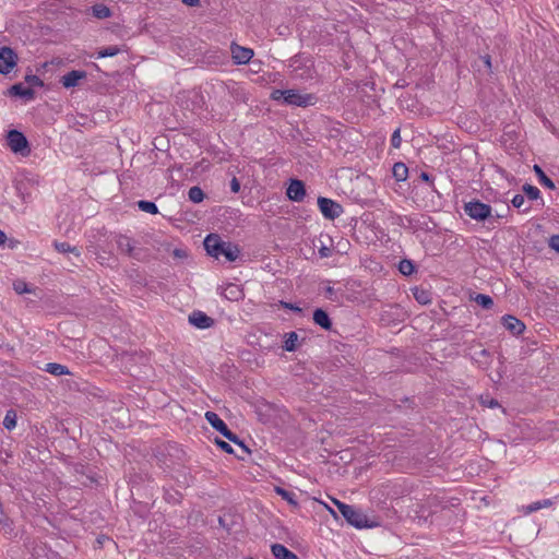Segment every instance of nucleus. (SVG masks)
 <instances>
[{
  "label": "nucleus",
  "mask_w": 559,
  "mask_h": 559,
  "mask_svg": "<svg viewBox=\"0 0 559 559\" xmlns=\"http://www.w3.org/2000/svg\"><path fill=\"white\" fill-rule=\"evenodd\" d=\"M203 245L209 255L216 259L223 255L228 262H235L240 254V248L238 245L230 241H224L217 234H209L205 237Z\"/></svg>",
  "instance_id": "f257e3e1"
},
{
  "label": "nucleus",
  "mask_w": 559,
  "mask_h": 559,
  "mask_svg": "<svg viewBox=\"0 0 559 559\" xmlns=\"http://www.w3.org/2000/svg\"><path fill=\"white\" fill-rule=\"evenodd\" d=\"M270 97L283 105L302 108L314 106L318 102L314 94H301L297 90H273Z\"/></svg>",
  "instance_id": "f03ea898"
},
{
  "label": "nucleus",
  "mask_w": 559,
  "mask_h": 559,
  "mask_svg": "<svg viewBox=\"0 0 559 559\" xmlns=\"http://www.w3.org/2000/svg\"><path fill=\"white\" fill-rule=\"evenodd\" d=\"M335 504L346 522L358 530L372 528L380 525L377 519L368 518L360 509L341 501H335Z\"/></svg>",
  "instance_id": "7ed1b4c3"
},
{
  "label": "nucleus",
  "mask_w": 559,
  "mask_h": 559,
  "mask_svg": "<svg viewBox=\"0 0 559 559\" xmlns=\"http://www.w3.org/2000/svg\"><path fill=\"white\" fill-rule=\"evenodd\" d=\"M464 213L476 222H489L495 223L497 222L501 216L500 215H492V207L481 202L480 200L473 199L468 202H464L463 205Z\"/></svg>",
  "instance_id": "20e7f679"
},
{
  "label": "nucleus",
  "mask_w": 559,
  "mask_h": 559,
  "mask_svg": "<svg viewBox=\"0 0 559 559\" xmlns=\"http://www.w3.org/2000/svg\"><path fill=\"white\" fill-rule=\"evenodd\" d=\"M204 417L206 421L212 426V428L218 431L227 440L241 447L245 452H250L249 449L243 443V441L228 428L226 423L216 413L207 411Z\"/></svg>",
  "instance_id": "39448f33"
},
{
  "label": "nucleus",
  "mask_w": 559,
  "mask_h": 559,
  "mask_svg": "<svg viewBox=\"0 0 559 559\" xmlns=\"http://www.w3.org/2000/svg\"><path fill=\"white\" fill-rule=\"evenodd\" d=\"M8 145L11 151L22 156H27L31 153V147L27 138L23 132L12 129L7 134Z\"/></svg>",
  "instance_id": "423d86ee"
},
{
  "label": "nucleus",
  "mask_w": 559,
  "mask_h": 559,
  "mask_svg": "<svg viewBox=\"0 0 559 559\" xmlns=\"http://www.w3.org/2000/svg\"><path fill=\"white\" fill-rule=\"evenodd\" d=\"M317 202L318 207L325 219L334 221L344 212L342 204L332 199L319 197Z\"/></svg>",
  "instance_id": "0eeeda50"
},
{
  "label": "nucleus",
  "mask_w": 559,
  "mask_h": 559,
  "mask_svg": "<svg viewBox=\"0 0 559 559\" xmlns=\"http://www.w3.org/2000/svg\"><path fill=\"white\" fill-rule=\"evenodd\" d=\"M116 243L118 247V250L122 253L128 255L129 258H132L134 260L141 261L143 258V249L136 248L134 246V241L126 236V235H119L116 239Z\"/></svg>",
  "instance_id": "6e6552de"
},
{
  "label": "nucleus",
  "mask_w": 559,
  "mask_h": 559,
  "mask_svg": "<svg viewBox=\"0 0 559 559\" xmlns=\"http://www.w3.org/2000/svg\"><path fill=\"white\" fill-rule=\"evenodd\" d=\"M16 52L7 46L0 47V73L9 74L17 63Z\"/></svg>",
  "instance_id": "1a4fd4ad"
},
{
  "label": "nucleus",
  "mask_w": 559,
  "mask_h": 559,
  "mask_svg": "<svg viewBox=\"0 0 559 559\" xmlns=\"http://www.w3.org/2000/svg\"><path fill=\"white\" fill-rule=\"evenodd\" d=\"M307 194L306 185L302 180L297 178L289 179L288 187L286 189V195L288 200L293 202H302Z\"/></svg>",
  "instance_id": "9d476101"
},
{
  "label": "nucleus",
  "mask_w": 559,
  "mask_h": 559,
  "mask_svg": "<svg viewBox=\"0 0 559 559\" xmlns=\"http://www.w3.org/2000/svg\"><path fill=\"white\" fill-rule=\"evenodd\" d=\"M188 321L191 325L200 330L210 329L215 324V320L201 310H193L189 314Z\"/></svg>",
  "instance_id": "9b49d317"
},
{
  "label": "nucleus",
  "mask_w": 559,
  "mask_h": 559,
  "mask_svg": "<svg viewBox=\"0 0 559 559\" xmlns=\"http://www.w3.org/2000/svg\"><path fill=\"white\" fill-rule=\"evenodd\" d=\"M231 58L235 64H246L253 57V50L251 48L242 47L235 43L230 46Z\"/></svg>",
  "instance_id": "f8f14e48"
},
{
  "label": "nucleus",
  "mask_w": 559,
  "mask_h": 559,
  "mask_svg": "<svg viewBox=\"0 0 559 559\" xmlns=\"http://www.w3.org/2000/svg\"><path fill=\"white\" fill-rule=\"evenodd\" d=\"M87 78V72L83 70H72L64 75H62L59 80L60 84L64 88H73L80 85L82 80Z\"/></svg>",
  "instance_id": "ddd939ff"
},
{
  "label": "nucleus",
  "mask_w": 559,
  "mask_h": 559,
  "mask_svg": "<svg viewBox=\"0 0 559 559\" xmlns=\"http://www.w3.org/2000/svg\"><path fill=\"white\" fill-rule=\"evenodd\" d=\"M502 325L513 335H520L525 330V324L518 318L511 314H504L501 318Z\"/></svg>",
  "instance_id": "4468645a"
},
{
  "label": "nucleus",
  "mask_w": 559,
  "mask_h": 559,
  "mask_svg": "<svg viewBox=\"0 0 559 559\" xmlns=\"http://www.w3.org/2000/svg\"><path fill=\"white\" fill-rule=\"evenodd\" d=\"M312 319H313V322L317 325H319L320 328H322L323 330H325V331L332 330V325H333L332 320H331L329 313L324 309L317 308L313 311Z\"/></svg>",
  "instance_id": "2eb2a0df"
},
{
  "label": "nucleus",
  "mask_w": 559,
  "mask_h": 559,
  "mask_svg": "<svg viewBox=\"0 0 559 559\" xmlns=\"http://www.w3.org/2000/svg\"><path fill=\"white\" fill-rule=\"evenodd\" d=\"M11 96L32 100L35 98V92L32 87H25L22 83L13 84L9 90Z\"/></svg>",
  "instance_id": "dca6fc26"
},
{
  "label": "nucleus",
  "mask_w": 559,
  "mask_h": 559,
  "mask_svg": "<svg viewBox=\"0 0 559 559\" xmlns=\"http://www.w3.org/2000/svg\"><path fill=\"white\" fill-rule=\"evenodd\" d=\"M271 552L275 559H299L295 552L278 543L271 545Z\"/></svg>",
  "instance_id": "f3484780"
},
{
  "label": "nucleus",
  "mask_w": 559,
  "mask_h": 559,
  "mask_svg": "<svg viewBox=\"0 0 559 559\" xmlns=\"http://www.w3.org/2000/svg\"><path fill=\"white\" fill-rule=\"evenodd\" d=\"M472 359L477 364V366L481 369H488L491 365V355L490 352L483 348L478 352H475L472 355Z\"/></svg>",
  "instance_id": "a211bd4d"
},
{
  "label": "nucleus",
  "mask_w": 559,
  "mask_h": 559,
  "mask_svg": "<svg viewBox=\"0 0 559 559\" xmlns=\"http://www.w3.org/2000/svg\"><path fill=\"white\" fill-rule=\"evenodd\" d=\"M53 247L59 253H72L79 261H81V251L78 247L71 246L66 241H53Z\"/></svg>",
  "instance_id": "6ab92c4d"
},
{
  "label": "nucleus",
  "mask_w": 559,
  "mask_h": 559,
  "mask_svg": "<svg viewBox=\"0 0 559 559\" xmlns=\"http://www.w3.org/2000/svg\"><path fill=\"white\" fill-rule=\"evenodd\" d=\"M298 341H299V336H298L297 332L292 331V332L285 333L283 349L286 352H296L299 346Z\"/></svg>",
  "instance_id": "aec40b11"
},
{
  "label": "nucleus",
  "mask_w": 559,
  "mask_h": 559,
  "mask_svg": "<svg viewBox=\"0 0 559 559\" xmlns=\"http://www.w3.org/2000/svg\"><path fill=\"white\" fill-rule=\"evenodd\" d=\"M533 171L535 173L536 177L538 178L539 183L543 187L548 188L550 190L556 189L555 182L545 174V171L543 170V168L539 165L535 164L533 166Z\"/></svg>",
  "instance_id": "412c9836"
},
{
  "label": "nucleus",
  "mask_w": 559,
  "mask_h": 559,
  "mask_svg": "<svg viewBox=\"0 0 559 559\" xmlns=\"http://www.w3.org/2000/svg\"><path fill=\"white\" fill-rule=\"evenodd\" d=\"M522 191L523 193L527 197L528 200L531 201H540L539 204L543 206L544 205V200L540 195V191L538 188H536L535 186H532L530 183H525L522 186Z\"/></svg>",
  "instance_id": "4be33fe9"
},
{
  "label": "nucleus",
  "mask_w": 559,
  "mask_h": 559,
  "mask_svg": "<svg viewBox=\"0 0 559 559\" xmlns=\"http://www.w3.org/2000/svg\"><path fill=\"white\" fill-rule=\"evenodd\" d=\"M0 530L4 535H12L14 532V523L4 511L0 513Z\"/></svg>",
  "instance_id": "5701e85b"
},
{
  "label": "nucleus",
  "mask_w": 559,
  "mask_h": 559,
  "mask_svg": "<svg viewBox=\"0 0 559 559\" xmlns=\"http://www.w3.org/2000/svg\"><path fill=\"white\" fill-rule=\"evenodd\" d=\"M45 371L53 376L70 374V370L67 366L57 362L46 364Z\"/></svg>",
  "instance_id": "b1692460"
},
{
  "label": "nucleus",
  "mask_w": 559,
  "mask_h": 559,
  "mask_svg": "<svg viewBox=\"0 0 559 559\" xmlns=\"http://www.w3.org/2000/svg\"><path fill=\"white\" fill-rule=\"evenodd\" d=\"M399 271L405 276H409L417 271L416 264L413 260L403 259L399 263Z\"/></svg>",
  "instance_id": "393cba45"
},
{
  "label": "nucleus",
  "mask_w": 559,
  "mask_h": 559,
  "mask_svg": "<svg viewBox=\"0 0 559 559\" xmlns=\"http://www.w3.org/2000/svg\"><path fill=\"white\" fill-rule=\"evenodd\" d=\"M414 298L420 304V305H428L431 302V295L430 292L424 288L415 287L413 289Z\"/></svg>",
  "instance_id": "a878e982"
},
{
  "label": "nucleus",
  "mask_w": 559,
  "mask_h": 559,
  "mask_svg": "<svg viewBox=\"0 0 559 559\" xmlns=\"http://www.w3.org/2000/svg\"><path fill=\"white\" fill-rule=\"evenodd\" d=\"M93 15L99 20L107 19L111 16V10L103 4V3H96L92 7Z\"/></svg>",
  "instance_id": "bb28decb"
},
{
  "label": "nucleus",
  "mask_w": 559,
  "mask_h": 559,
  "mask_svg": "<svg viewBox=\"0 0 559 559\" xmlns=\"http://www.w3.org/2000/svg\"><path fill=\"white\" fill-rule=\"evenodd\" d=\"M407 175H408V168H407V166L404 163L399 162V163L394 164V166H393V177L397 181L406 180Z\"/></svg>",
  "instance_id": "cd10ccee"
},
{
  "label": "nucleus",
  "mask_w": 559,
  "mask_h": 559,
  "mask_svg": "<svg viewBox=\"0 0 559 559\" xmlns=\"http://www.w3.org/2000/svg\"><path fill=\"white\" fill-rule=\"evenodd\" d=\"M140 211L150 213V214H158V207L153 201L140 200L136 203Z\"/></svg>",
  "instance_id": "c85d7f7f"
},
{
  "label": "nucleus",
  "mask_w": 559,
  "mask_h": 559,
  "mask_svg": "<svg viewBox=\"0 0 559 559\" xmlns=\"http://www.w3.org/2000/svg\"><path fill=\"white\" fill-rule=\"evenodd\" d=\"M473 299L483 309H491L493 306V299L489 295L477 294Z\"/></svg>",
  "instance_id": "c756f323"
},
{
  "label": "nucleus",
  "mask_w": 559,
  "mask_h": 559,
  "mask_svg": "<svg viewBox=\"0 0 559 559\" xmlns=\"http://www.w3.org/2000/svg\"><path fill=\"white\" fill-rule=\"evenodd\" d=\"M188 197L191 202L200 203L204 200L205 194L200 187L193 186L189 189Z\"/></svg>",
  "instance_id": "7c9ffc66"
},
{
  "label": "nucleus",
  "mask_w": 559,
  "mask_h": 559,
  "mask_svg": "<svg viewBox=\"0 0 559 559\" xmlns=\"http://www.w3.org/2000/svg\"><path fill=\"white\" fill-rule=\"evenodd\" d=\"M275 492L286 500L289 504L297 506L296 495L293 491L286 490L282 487H275Z\"/></svg>",
  "instance_id": "2f4dec72"
},
{
  "label": "nucleus",
  "mask_w": 559,
  "mask_h": 559,
  "mask_svg": "<svg viewBox=\"0 0 559 559\" xmlns=\"http://www.w3.org/2000/svg\"><path fill=\"white\" fill-rule=\"evenodd\" d=\"M2 424L3 427L8 430L14 429L16 426V412L14 409L7 411Z\"/></svg>",
  "instance_id": "473e14b6"
},
{
  "label": "nucleus",
  "mask_w": 559,
  "mask_h": 559,
  "mask_svg": "<svg viewBox=\"0 0 559 559\" xmlns=\"http://www.w3.org/2000/svg\"><path fill=\"white\" fill-rule=\"evenodd\" d=\"M511 203L514 207L520 210L522 213H528L531 211V206H524L525 204V197L523 194H515L513 199L511 200Z\"/></svg>",
  "instance_id": "72a5a7b5"
},
{
  "label": "nucleus",
  "mask_w": 559,
  "mask_h": 559,
  "mask_svg": "<svg viewBox=\"0 0 559 559\" xmlns=\"http://www.w3.org/2000/svg\"><path fill=\"white\" fill-rule=\"evenodd\" d=\"M13 289L19 295L31 294L34 292V289L31 288L29 285L25 281H22V280H17L13 283Z\"/></svg>",
  "instance_id": "f704fd0d"
},
{
  "label": "nucleus",
  "mask_w": 559,
  "mask_h": 559,
  "mask_svg": "<svg viewBox=\"0 0 559 559\" xmlns=\"http://www.w3.org/2000/svg\"><path fill=\"white\" fill-rule=\"evenodd\" d=\"M120 52V49L118 46H108L103 49H100L97 52V58H107V57H114Z\"/></svg>",
  "instance_id": "c9c22d12"
},
{
  "label": "nucleus",
  "mask_w": 559,
  "mask_h": 559,
  "mask_svg": "<svg viewBox=\"0 0 559 559\" xmlns=\"http://www.w3.org/2000/svg\"><path fill=\"white\" fill-rule=\"evenodd\" d=\"M24 81L27 84H29V87H33V86L43 87L44 86V81L39 76L32 74V73H27L24 78Z\"/></svg>",
  "instance_id": "e433bc0d"
},
{
  "label": "nucleus",
  "mask_w": 559,
  "mask_h": 559,
  "mask_svg": "<svg viewBox=\"0 0 559 559\" xmlns=\"http://www.w3.org/2000/svg\"><path fill=\"white\" fill-rule=\"evenodd\" d=\"M551 504H552V501L550 499H544L542 501H536V502L531 503L527 507V510L531 513V512L538 511L542 508L550 507Z\"/></svg>",
  "instance_id": "4c0bfd02"
},
{
  "label": "nucleus",
  "mask_w": 559,
  "mask_h": 559,
  "mask_svg": "<svg viewBox=\"0 0 559 559\" xmlns=\"http://www.w3.org/2000/svg\"><path fill=\"white\" fill-rule=\"evenodd\" d=\"M240 294V290L237 285L229 284L225 288V297L231 300H236Z\"/></svg>",
  "instance_id": "58836bf2"
},
{
  "label": "nucleus",
  "mask_w": 559,
  "mask_h": 559,
  "mask_svg": "<svg viewBox=\"0 0 559 559\" xmlns=\"http://www.w3.org/2000/svg\"><path fill=\"white\" fill-rule=\"evenodd\" d=\"M304 66H306L305 64V58L300 53L295 55L294 57H292L289 59V67L294 68V70H298V69H300Z\"/></svg>",
  "instance_id": "ea45409f"
},
{
  "label": "nucleus",
  "mask_w": 559,
  "mask_h": 559,
  "mask_svg": "<svg viewBox=\"0 0 559 559\" xmlns=\"http://www.w3.org/2000/svg\"><path fill=\"white\" fill-rule=\"evenodd\" d=\"M480 404L488 408L500 407L499 402L496 399L490 397L489 395L480 396Z\"/></svg>",
  "instance_id": "a19ab883"
},
{
  "label": "nucleus",
  "mask_w": 559,
  "mask_h": 559,
  "mask_svg": "<svg viewBox=\"0 0 559 559\" xmlns=\"http://www.w3.org/2000/svg\"><path fill=\"white\" fill-rule=\"evenodd\" d=\"M280 306L282 308H284V309L292 310L295 313H301L302 312V309L298 305L293 304V302L281 300L280 301Z\"/></svg>",
  "instance_id": "79ce46f5"
},
{
  "label": "nucleus",
  "mask_w": 559,
  "mask_h": 559,
  "mask_svg": "<svg viewBox=\"0 0 559 559\" xmlns=\"http://www.w3.org/2000/svg\"><path fill=\"white\" fill-rule=\"evenodd\" d=\"M401 143H402L401 131H400V129H396L393 131V133L391 135V145L394 148H400Z\"/></svg>",
  "instance_id": "37998d69"
},
{
  "label": "nucleus",
  "mask_w": 559,
  "mask_h": 559,
  "mask_svg": "<svg viewBox=\"0 0 559 559\" xmlns=\"http://www.w3.org/2000/svg\"><path fill=\"white\" fill-rule=\"evenodd\" d=\"M215 443L224 452L229 453V454L234 453V450H233L231 445L228 442H226V441H224L222 439L216 438L215 439Z\"/></svg>",
  "instance_id": "c03bdc74"
},
{
  "label": "nucleus",
  "mask_w": 559,
  "mask_h": 559,
  "mask_svg": "<svg viewBox=\"0 0 559 559\" xmlns=\"http://www.w3.org/2000/svg\"><path fill=\"white\" fill-rule=\"evenodd\" d=\"M479 60L483 62L484 67L486 68L488 73L492 72V63H491V57L489 55H484L479 57Z\"/></svg>",
  "instance_id": "a18cd8bd"
},
{
  "label": "nucleus",
  "mask_w": 559,
  "mask_h": 559,
  "mask_svg": "<svg viewBox=\"0 0 559 559\" xmlns=\"http://www.w3.org/2000/svg\"><path fill=\"white\" fill-rule=\"evenodd\" d=\"M548 246L550 249L559 253V235L551 236L548 240Z\"/></svg>",
  "instance_id": "49530a36"
},
{
  "label": "nucleus",
  "mask_w": 559,
  "mask_h": 559,
  "mask_svg": "<svg viewBox=\"0 0 559 559\" xmlns=\"http://www.w3.org/2000/svg\"><path fill=\"white\" fill-rule=\"evenodd\" d=\"M419 177H420V179H421L423 181H425V182L429 183V185L431 186V188H432V189H435V187H433V179H432V176H431V175H429V174H428V173H426V171H421Z\"/></svg>",
  "instance_id": "de8ad7c7"
},
{
  "label": "nucleus",
  "mask_w": 559,
  "mask_h": 559,
  "mask_svg": "<svg viewBox=\"0 0 559 559\" xmlns=\"http://www.w3.org/2000/svg\"><path fill=\"white\" fill-rule=\"evenodd\" d=\"M230 190L233 193H238L240 191V182L236 177L230 180Z\"/></svg>",
  "instance_id": "09e8293b"
},
{
  "label": "nucleus",
  "mask_w": 559,
  "mask_h": 559,
  "mask_svg": "<svg viewBox=\"0 0 559 559\" xmlns=\"http://www.w3.org/2000/svg\"><path fill=\"white\" fill-rule=\"evenodd\" d=\"M173 254L175 258H180V259L188 257L187 251L185 249H180V248L174 249Z\"/></svg>",
  "instance_id": "8fccbe9b"
},
{
  "label": "nucleus",
  "mask_w": 559,
  "mask_h": 559,
  "mask_svg": "<svg viewBox=\"0 0 559 559\" xmlns=\"http://www.w3.org/2000/svg\"><path fill=\"white\" fill-rule=\"evenodd\" d=\"M332 253V250L325 246L319 249V254L321 258H329Z\"/></svg>",
  "instance_id": "3c124183"
},
{
  "label": "nucleus",
  "mask_w": 559,
  "mask_h": 559,
  "mask_svg": "<svg viewBox=\"0 0 559 559\" xmlns=\"http://www.w3.org/2000/svg\"><path fill=\"white\" fill-rule=\"evenodd\" d=\"M182 3L188 7H199L201 2L200 0H182Z\"/></svg>",
  "instance_id": "603ef678"
},
{
  "label": "nucleus",
  "mask_w": 559,
  "mask_h": 559,
  "mask_svg": "<svg viewBox=\"0 0 559 559\" xmlns=\"http://www.w3.org/2000/svg\"><path fill=\"white\" fill-rule=\"evenodd\" d=\"M324 293H325V297L332 300L333 299L332 296L334 295L335 290L332 286H328L325 288Z\"/></svg>",
  "instance_id": "864d4df0"
},
{
  "label": "nucleus",
  "mask_w": 559,
  "mask_h": 559,
  "mask_svg": "<svg viewBox=\"0 0 559 559\" xmlns=\"http://www.w3.org/2000/svg\"><path fill=\"white\" fill-rule=\"evenodd\" d=\"M7 240V235L4 231L0 230V246L3 245Z\"/></svg>",
  "instance_id": "5fc2aeb1"
},
{
  "label": "nucleus",
  "mask_w": 559,
  "mask_h": 559,
  "mask_svg": "<svg viewBox=\"0 0 559 559\" xmlns=\"http://www.w3.org/2000/svg\"><path fill=\"white\" fill-rule=\"evenodd\" d=\"M406 219H407L408 224H409L411 226H413V222H414V219H413V218H411V217H406Z\"/></svg>",
  "instance_id": "6e6d98bb"
}]
</instances>
